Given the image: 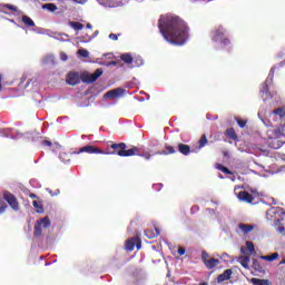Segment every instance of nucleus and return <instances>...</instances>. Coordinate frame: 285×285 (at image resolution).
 Instances as JSON below:
<instances>
[{
  "mask_svg": "<svg viewBox=\"0 0 285 285\" xmlns=\"http://www.w3.org/2000/svg\"><path fill=\"white\" fill-rule=\"evenodd\" d=\"M158 29L164 39L173 46H184L188 41V24L177 16H161Z\"/></svg>",
  "mask_w": 285,
  "mask_h": 285,
  "instance_id": "f257e3e1",
  "label": "nucleus"
},
{
  "mask_svg": "<svg viewBox=\"0 0 285 285\" xmlns=\"http://www.w3.org/2000/svg\"><path fill=\"white\" fill-rule=\"evenodd\" d=\"M112 150L108 149L104 151V155H118V157H135V155H139V147L131 146L128 149V145L126 142L111 144L110 147Z\"/></svg>",
  "mask_w": 285,
  "mask_h": 285,
  "instance_id": "f03ea898",
  "label": "nucleus"
},
{
  "mask_svg": "<svg viewBox=\"0 0 285 285\" xmlns=\"http://www.w3.org/2000/svg\"><path fill=\"white\" fill-rule=\"evenodd\" d=\"M282 130H285V124L281 125L278 129L267 130V144L273 150H279L285 145V135L282 134Z\"/></svg>",
  "mask_w": 285,
  "mask_h": 285,
  "instance_id": "7ed1b4c3",
  "label": "nucleus"
},
{
  "mask_svg": "<svg viewBox=\"0 0 285 285\" xmlns=\"http://www.w3.org/2000/svg\"><path fill=\"white\" fill-rule=\"evenodd\" d=\"M51 223L50 218L43 217L40 220L36 222L33 237H41L43 235V228H50Z\"/></svg>",
  "mask_w": 285,
  "mask_h": 285,
  "instance_id": "20e7f679",
  "label": "nucleus"
},
{
  "mask_svg": "<svg viewBox=\"0 0 285 285\" xmlns=\"http://www.w3.org/2000/svg\"><path fill=\"white\" fill-rule=\"evenodd\" d=\"M2 197L7 204H9L10 208H12L16 213L19 212V199L12 193L4 190L2 193Z\"/></svg>",
  "mask_w": 285,
  "mask_h": 285,
  "instance_id": "39448f33",
  "label": "nucleus"
},
{
  "mask_svg": "<svg viewBox=\"0 0 285 285\" xmlns=\"http://www.w3.org/2000/svg\"><path fill=\"white\" fill-rule=\"evenodd\" d=\"M104 75V69L98 68L94 73H82L81 75V80L83 83H95L99 77Z\"/></svg>",
  "mask_w": 285,
  "mask_h": 285,
  "instance_id": "423d86ee",
  "label": "nucleus"
},
{
  "mask_svg": "<svg viewBox=\"0 0 285 285\" xmlns=\"http://www.w3.org/2000/svg\"><path fill=\"white\" fill-rule=\"evenodd\" d=\"M135 246L137 250L141 248V239L139 238V236L131 237L125 243V248L126 250H129V253H131V250H135Z\"/></svg>",
  "mask_w": 285,
  "mask_h": 285,
  "instance_id": "0eeeda50",
  "label": "nucleus"
},
{
  "mask_svg": "<svg viewBox=\"0 0 285 285\" xmlns=\"http://www.w3.org/2000/svg\"><path fill=\"white\" fill-rule=\"evenodd\" d=\"M80 153H87V155H104L102 149L94 145H86L81 147L77 155H80Z\"/></svg>",
  "mask_w": 285,
  "mask_h": 285,
  "instance_id": "6e6552de",
  "label": "nucleus"
},
{
  "mask_svg": "<svg viewBox=\"0 0 285 285\" xmlns=\"http://www.w3.org/2000/svg\"><path fill=\"white\" fill-rule=\"evenodd\" d=\"M122 95H126V89L116 88L105 94L106 99H119Z\"/></svg>",
  "mask_w": 285,
  "mask_h": 285,
  "instance_id": "1a4fd4ad",
  "label": "nucleus"
},
{
  "mask_svg": "<svg viewBox=\"0 0 285 285\" xmlns=\"http://www.w3.org/2000/svg\"><path fill=\"white\" fill-rule=\"evenodd\" d=\"M66 81L69 86H77L81 81V78L78 72L71 71L67 75Z\"/></svg>",
  "mask_w": 285,
  "mask_h": 285,
  "instance_id": "9d476101",
  "label": "nucleus"
},
{
  "mask_svg": "<svg viewBox=\"0 0 285 285\" xmlns=\"http://www.w3.org/2000/svg\"><path fill=\"white\" fill-rule=\"evenodd\" d=\"M238 199H240V202H246V204H253L255 202V197L246 190L238 193Z\"/></svg>",
  "mask_w": 285,
  "mask_h": 285,
  "instance_id": "9b49d317",
  "label": "nucleus"
},
{
  "mask_svg": "<svg viewBox=\"0 0 285 285\" xmlns=\"http://www.w3.org/2000/svg\"><path fill=\"white\" fill-rule=\"evenodd\" d=\"M245 246L246 247H240V253H242V255H246V250H248V256H250V255H255L257 252L255 250V244H253V242H250V240H247L246 243H245Z\"/></svg>",
  "mask_w": 285,
  "mask_h": 285,
  "instance_id": "f8f14e48",
  "label": "nucleus"
},
{
  "mask_svg": "<svg viewBox=\"0 0 285 285\" xmlns=\"http://www.w3.org/2000/svg\"><path fill=\"white\" fill-rule=\"evenodd\" d=\"M226 36V29L224 27H218L216 30L213 31V41H222L223 37Z\"/></svg>",
  "mask_w": 285,
  "mask_h": 285,
  "instance_id": "ddd939ff",
  "label": "nucleus"
},
{
  "mask_svg": "<svg viewBox=\"0 0 285 285\" xmlns=\"http://www.w3.org/2000/svg\"><path fill=\"white\" fill-rule=\"evenodd\" d=\"M120 59L124 61V63H126V66H128L129 68H135L136 66L132 65L135 63V58H132L131 53H122L120 56Z\"/></svg>",
  "mask_w": 285,
  "mask_h": 285,
  "instance_id": "4468645a",
  "label": "nucleus"
},
{
  "mask_svg": "<svg viewBox=\"0 0 285 285\" xmlns=\"http://www.w3.org/2000/svg\"><path fill=\"white\" fill-rule=\"evenodd\" d=\"M273 213L276 217L275 222H281V224H284V222H285V210H284V208L277 207V208L274 209Z\"/></svg>",
  "mask_w": 285,
  "mask_h": 285,
  "instance_id": "2eb2a0df",
  "label": "nucleus"
},
{
  "mask_svg": "<svg viewBox=\"0 0 285 285\" xmlns=\"http://www.w3.org/2000/svg\"><path fill=\"white\" fill-rule=\"evenodd\" d=\"M233 275V269H225L223 274L218 275L217 282L222 284V282H228Z\"/></svg>",
  "mask_w": 285,
  "mask_h": 285,
  "instance_id": "dca6fc26",
  "label": "nucleus"
},
{
  "mask_svg": "<svg viewBox=\"0 0 285 285\" xmlns=\"http://www.w3.org/2000/svg\"><path fill=\"white\" fill-rule=\"evenodd\" d=\"M238 263L240 264V266H243V268H246V271H248L250 268V266H248V264H250V256L248 255L239 256Z\"/></svg>",
  "mask_w": 285,
  "mask_h": 285,
  "instance_id": "f3484780",
  "label": "nucleus"
},
{
  "mask_svg": "<svg viewBox=\"0 0 285 285\" xmlns=\"http://www.w3.org/2000/svg\"><path fill=\"white\" fill-rule=\"evenodd\" d=\"M178 153H180V155H184L185 157H188V155H190V153H191L190 146H188L184 142H179L178 144Z\"/></svg>",
  "mask_w": 285,
  "mask_h": 285,
  "instance_id": "a211bd4d",
  "label": "nucleus"
},
{
  "mask_svg": "<svg viewBox=\"0 0 285 285\" xmlns=\"http://www.w3.org/2000/svg\"><path fill=\"white\" fill-rule=\"evenodd\" d=\"M177 153V149L170 145H165V150H160L155 153V155H175Z\"/></svg>",
  "mask_w": 285,
  "mask_h": 285,
  "instance_id": "6ab92c4d",
  "label": "nucleus"
},
{
  "mask_svg": "<svg viewBox=\"0 0 285 285\" xmlns=\"http://www.w3.org/2000/svg\"><path fill=\"white\" fill-rule=\"evenodd\" d=\"M204 264H205L206 268H208V271H213V268H217V265L219 264V259L212 257Z\"/></svg>",
  "mask_w": 285,
  "mask_h": 285,
  "instance_id": "aec40b11",
  "label": "nucleus"
},
{
  "mask_svg": "<svg viewBox=\"0 0 285 285\" xmlns=\"http://www.w3.org/2000/svg\"><path fill=\"white\" fill-rule=\"evenodd\" d=\"M1 10L0 12H3L4 14H8V11L6 10H10V12H17L18 8L14 7V4H8V3H3L1 4Z\"/></svg>",
  "mask_w": 285,
  "mask_h": 285,
  "instance_id": "412c9836",
  "label": "nucleus"
},
{
  "mask_svg": "<svg viewBox=\"0 0 285 285\" xmlns=\"http://www.w3.org/2000/svg\"><path fill=\"white\" fill-rule=\"evenodd\" d=\"M274 228L279 233V235L285 236V226L281 220H274Z\"/></svg>",
  "mask_w": 285,
  "mask_h": 285,
  "instance_id": "4be33fe9",
  "label": "nucleus"
},
{
  "mask_svg": "<svg viewBox=\"0 0 285 285\" xmlns=\"http://www.w3.org/2000/svg\"><path fill=\"white\" fill-rule=\"evenodd\" d=\"M238 228L245 234L248 235V233L253 232L255 226L253 225H246V224H239Z\"/></svg>",
  "mask_w": 285,
  "mask_h": 285,
  "instance_id": "5701e85b",
  "label": "nucleus"
},
{
  "mask_svg": "<svg viewBox=\"0 0 285 285\" xmlns=\"http://www.w3.org/2000/svg\"><path fill=\"white\" fill-rule=\"evenodd\" d=\"M145 235L148 239H155V237H159V229L155 228V232L153 229H146Z\"/></svg>",
  "mask_w": 285,
  "mask_h": 285,
  "instance_id": "b1692460",
  "label": "nucleus"
},
{
  "mask_svg": "<svg viewBox=\"0 0 285 285\" xmlns=\"http://www.w3.org/2000/svg\"><path fill=\"white\" fill-rule=\"evenodd\" d=\"M261 92H262L263 97H265L264 99H268L271 97V90L268 89V82L265 81L262 85Z\"/></svg>",
  "mask_w": 285,
  "mask_h": 285,
  "instance_id": "393cba45",
  "label": "nucleus"
},
{
  "mask_svg": "<svg viewBox=\"0 0 285 285\" xmlns=\"http://www.w3.org/2000/svg\"><path fill=\"white\" fill-rule=\"evenodd\" d=\"M272 115H276V117H279V119L285 118V107H278L272 111Z\"/></svg>",
  "mask_w": 285,
  "mask_h": 285,
  "instance_id": "a878e982",
  "label": "nucleus"
},
{
  "mask_svg": "<svg viewBox=\"0 0 285 285\" xmlns=\"http://www.w3.org/2000/svg\"><path fill=\"white\" fill-rule=\"evenodd\" d=\"M225 135L228 137V139H233V141H237V132L235 131L234 128H228L225 132Z\"/></svg>",
  "mask_w": 285,
  "mask_h": 285,
  "instance_id": "bb28decb",
  "label": "nucleus"
},
{
  "mask_svg": "<svg viewBox=\"0 0 285 285\" xmlns=\"http://www.w3.org/2000/svg\"><path fill=\"white\" fill-rule=\"evenodd\" d=\"M253 268L254 271H257V273H264V266H262V263L257 261L256 258H253Z\"/></svg>",
  "mask_w": 285,
  "mask_h": 285,
  "instance_id": "cd10ccee",
  "label": "nucleus"
},
{
  "mask_svg": "<svg viewBox=\"0 0 285 285\" xmlns=\"http://www.w3.org/2000/svg\"><path fill=\"white\" fill-rule=\"evenodd\" d=\"M250 283L253 285H271V281L268 279H262V278H252Z\"/></svg>",
  "mask_w": 285,
  "mask_h": 285,
  "instance_id": "c85d7f7f",
  "label": "nucleus"
},
{
  "mask_svg": "<svg viewBox=\"0 0 285 285\" xmlns=\"http://www.w3.org/2000/svg\"><path fill=\"white\" fill-rule=\"evenodd\" d=\"M22 22L24 23V26H27V28H35V20L28 16L22 17Z\"/></svg>",
  "mask_w": 285,
  "mask_h": 285,
  "instance_id": "c756f323",
  "label": "nucleus"
},
{
  "mask_svg": "<svg viewBox=\"0 0 285 285\" xmlns=\"http://www.w3.org/2000/svg\"><path fill=\"white\" fill-rule=\"evenodd\" d=\"M278 257H279V254L274 253L272 255L261 256V259H264L265 262H275V259H278Z\"/></svg>",
  "mask_w": 285,
  "mask_h": 285,
  "instance_id": "7c9ffc66",
  "label": "nucleus"
},
{
  "mask_svg": "<svg viewBox=\"0 0 285 285\" xmlns=\"http://www.w3.org/2000/svg\"><path fill=\"white\" fill-rule=\"evenodd\" d=\"M43 10H49V12H56V10H59V8L57 7V4L55 3H46L42 6Z\"/></svg>",
  "mask_w": 285,
  "mask_h": 285,
  "instance_id": "2f4dec72",
  "label": "nucleus"
},
{
  "mask_svg": "<svg viewBox=\"0 0 285 285\" xmlns=\"http://www.w3.org/2000/svg\"><path fill=\"white\" fill-rule=\"evenodd\" d=\"M208 144V138L206 137V134H203L200 139L198 140V148L202 149Z\"/></svg>",
  "mask_w": 285,
  "mask_h": 285,
  "instance_id": "473e14b6",
  "label": "nucleus"
},
{
  "mask_svg": "<svg viewBox=\"0 0 285 285\" xmlns=\"http://www.w3.org/2000/svg\"><path fill=\"white\" fill-rule=\"evenodd\" d=\"M216 168H217V170H220V173H224L225 175H233V171H230V169H228V167H225L222 164H217Z\"/></svg>",
  "mask_w": 285,
  "mask_h": 285,
  "instance_id": "72a5a7b5",
  "label": "nucleus"
},
{
  "mask_svg": "<svg viewBox=\"0 0 285 285\" xmlns=\"http://www.w3.org/2000/svg\"><path fill=\"white\" fill-rule=\"evenodd\" d=\"M135 156H137V157H144V159H150V157H153L151 155H150V153H148V151H142L141 153V148H138V154H136Z\"/></svg>",
  "mask_w": 285,
  "mask_h": 285,
  "instance_id": "f704fd0d",
  "label": "nucleus"
},
{
  "mask_svg": "<svg viewBox=\"0 0 285 285\" xmlns=\"http://www.w3.org/2000/svg\"><path fill=\"white\" fill-rule=\"evenodd\" d=\"M70 26L73 30H83V24L81 22L71 21Z\"/></svg>",
  "mask_w": 285,
  "mask_h": 285,
  "instance_id": "c9c22d12",
  "label": "nucleus"
},
{
  "mask_svg": "<svg viewBox=\"0 0 285 285\" xmlns=\"http://www.w3.org/2000/svg\"><path fill=\"white\" fill-rule=\"evenodd\" d=\"M32 206H33V208L37 209V213H43V206L41 205V203L33 200Z\"/></svg>",
  "mask_w": 285,
  "mask_h": 285,
  "instance_id": "e433bc0d",
  "label": "nucleus"
},
{
  "mask_svg": "<svg viewBox=\"0 0 285 285\" xmlns=\"http://www.w3.org/2000/svg\"><path fill=\"white\" fill-rule=\"evenodd\" d=\"M208 257H210V255L208 254V252L203 250V252H202V262H203V264L207 263V262L210 259V258H208Z\"/></svg>",
  "mask_w": 285,
  "mask_h": 285,
  "instance_id": "4c0bfd02",
  "label": "nucleus"
},
{
  "mask_svg": "<svg viewBox=\"0 0 285 285\" xmlns=\"http://www.w3.org/2000/svg\"><path fill=\"white\" fill-rule=\"evenodd\" d=\"M78 55H80V57H83L85 59L90 57V52L86 49H79Z\"/></svg>",
  "mask_w": 285,
  "mask_h": 285,
  "instance_id": "58836bf2",
  "label": "nucleus"
},
{
  "mask_svg": "<svg viewBox=\"0 0 285 285\" xmlns=\"http://www.w3.org/2000/svg\"><path fill=\"white\" fill-rule=\"evenodd\" d=\"M101 6H107L108 8H115V6L110 4L112 0H98Z\"/></svg>",
  "mask_w": 285,
  "mask_h": 285,
  "instance_id": "ea45409f",
  "label": "nucleus"
},
{
  "mask_svg": "<svg viewBox=\"0 0 285 285\" xmlns=\"http://www.w3.org/2000/svg\"><path fill=\"white\" fill-rule=\"evenodd\" d=\"M236 122L238 124L239 128H246V124L248 121L240 119V118H236Z\"/></svg>",
  "mask_w": 285,
  "mask_h": 285,
  "instance_id": "a19ab883",
  "label": "nucleus"
},
{
  "mask_svg": "<svg viewBox=\"0 0 285 285\" xmlns=\"http://www.w3.org/2000/svg\"><path fill=\"white\" fill-rule=\"evenodd\" d=\"M8 209V205L3 204V200L0 199V215H3L6 210Z\"/></svg>",
  "mask_w": 285,
  "mask_h": 285,
  "instance_id": "79ce46f5",
  "label": "nucleus"
},
{
  "mask_svg": "<svg viewBox=\"0 0 285 285\" xmlns=\"http://www.w3.org/2000/svg\"><path fill=\"white\" fill-rule=\"evenodd\" d=\"M220 43H223V46H230V39L223 37Z\"/></svg>",
  "mask_w": 285,
  "mask_h": 285,
  "instance_id": "37998d69",
  "label": "nucleus"
},
{
  "mask_svg": "<svg viewBox=\"0 0 285 285\" xmlns=\"http://www.w3.org/2000/svg\"><path fill=\"white\" fill-rule=\"evenodd\" d=\"M109 39H111V41H117L119 39V36H117L116 33H110Z\"/></svg>",
  "mask_w": 285,
  "mask_h": 285,
  "instance_id": "c03bdc74",
  "label": "nucleus"
},
{
  "mask_svg": "<svg viewBox=\"0 0 285 285\" xmlns=\"http://www.w3.org/2000/svg\"><path fill=\"white\" fill-rule=\"evenodd\" d=\"M60 59L61 61H68V55H66L65 52L60 53Z\"/></svg>",
  "mask_w": 285,
  "mask_h": 285,
  "instance_id": "a18cd8bd",
  "label": "nucleus"
},
{
  "mask_svg": "<svg viewBox=\"0 0 285 285\" xmlns=\"http://www.w3.org/2000/svg\"><path fill=\"white\" fill-rule=\"evenodd\" d=\"M42 146H48L50 148V146H52V141L50 140H42Z\"/></svg>",
  "mask_w": 285,
  "mask_h": 285,
  "instance_id": "49530a36",
  "label": "nucleus"
},
{
  "mask_svg": "<svg viewBox=\"0 0 285 285\" xmlns=\"http://www.w3.org/2000/svg\"><path fill=\"white\" fill-rule=\"evenodd\" d=\"M178 255H186V248H184V247H180V248H178Z\"/></svg>",
  "mask_w": 285,
  "mask_h": 285,
  "instance_id": "de8ad7c7",
  "label": "nucleus"
},
{
  "mask_svg": "<svg viewBox=\"0 0 285 285\" xmlns=\"http://www.w3.org/2000/svg\"><path fill=\"white\" fill-rule=\"evenodd\" d=\"M136 61H138L136 66H144V59L138 58Z\"/></svg>",
  "mask_w": 285,
  "mask_h": 285,
  "instance_id": "09e8293b",
  "label": "nucleus"
},
{
  "mask_svg": "<svg viewBox=\"0 0 285 285\" xmlns=\"http://www.w3.org/2000/svg\"><path fill=\"white\" fill-rule=\"evenodd\" d=\"M75 1V3H81V4H83V3H86L88 0H73Z\"/></svg>",
  "mask_w": 285,
  "mask_h": 285,
  "instance_id": "8fccbe9b",
  "label": "nucleus"
},
{
  "mask_svg": "<svg viewBox=\"0 0 285 285\" xmlns=\"http://www.w3.org/2000/svg\"><path fill=\"white\" fill-rule=\"evenodd\" d=\"M29 197L30 199H37V194H30Z\"/></svg>",
  "mask_w": 285,
  "mask_h": 285,
  "instance_id": "3c124183",
  "label": "nucleus"
},
{
  "mask_svg": "<svg viewBox=\"0 0 285 285\" xmlns=\"http://www.w3.org/2000/svg\"><path fill=\"white\" fill-rule=\"evenodd\" d=\"M193 210H199V206H193L191 207V213H193Z\"/></svg>",
  "mask_w": 285,
  "mask_h": 285,
  "instance_id": "603ef678",
  "label": "nucleus"
},
{
  "mask_svg": "<svg viewBox=\"0 0 285 285\" xmlns=\"http://www.w3.org/2000/svg\"><path fill=\"white\" fill-rule=\"evenodd\" d=\"M109 66H117V61H110Z\"/></svg>",
  "mask_w": 285,
  "mask_h": 285,
  "instance_id": "864d4df0",
  "label": "nucleus"
},
{
  "mask_svg": "<svg viewBox=\"0 0 285 285\" xmlns=\"http://www.w3.org/2000/svg\"><path fill=\"white\" fill-rule=\"evenodd\" d=\"M3 80V76L2 75H0V90H1V88H2V85H1V81Z\"/></svg>",
  "mask_w": 285,
  "mask_h": 285,
  "instance_id": "5fc2aeb1",
  "label": "nucleus"
},
{
  "mask_svg": "<svg viewBox=\"0 0 285 285\" xmlns=\"http://www.w3.org/2000/svg\"><path fill=\"white\" fill-rule=\"evenodd\" d=\"M87 28H89V29H90V28H92V24H90V23H87Z\"/></svg>",
  "mask_w": 285,
  "mask_h": 285,
  "instance_id": "6e6d98bb",
  "label": "nucleus"
},
{
  "mask_svg": "<svg viewBox=\"0 0 285 285\" xmlns=\"http://www.w3.org/2000/svg\"><path fill=\"white\" fill-rule=\"evenodd\" d=\"M282 264H285V259H283V261L279 262V265H282Z\"/></svg>",
  "mask_w": 285,
  "mask_h": 285,
  "instance_id": "4d7b16f0",
  "label": "nucleus"
},
{
  "mask_svg": "<svg viewBox=\"0 0 285 285\" xmlns=\"http://www.w3.org/2000/svg\"><path fill=\"white\" fill-rule=\"evenodd\" d=\"M199 285H208V283L204 282V283H200Z\"/></svg>",
  "mask_w": 285,
  "mask_h": 285,
  "instance_id": "13d9d810",
  "label": "nucleus"
},
{
  "mask_svg": "<svg viewBox=\"0 0 285 285\" xmlns=\"http://www.w3.org/2000/svg\"><path fill=\"white\" fill-rule=\"evenodd\" d=\"M27 86H30V81L27 82Z\"/></svg>",
  "mask_w": 285,
  "mask_h": 285,
  "instance_id": "bf43d9fd",
  "label": "nucleus"
},
{
  "mask_svg": "<svg viewBox=\"0 0 285 285\" xmlns=\"http://www.w3.org/2000/svg\"><path fill=\"white\" fill-rule=\"evenodd\" d=\"M224 155L226 156V155H228V153H224Z\"/></svg>",
  "mask_w": 285,
  "mask_h": 285,
  "instance_id": "052dcab7",
  "label": "nucleus"
}]
</instances>
